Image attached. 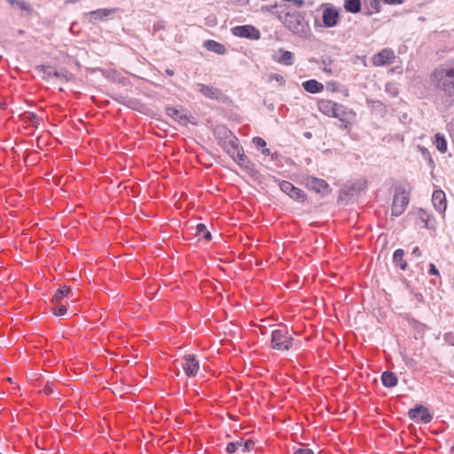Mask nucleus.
Masks as SVG:
<instances>
[{"mask_svg":"<svg viewBox=\"0 0 454 454\" xmlns=\"http://www.w3.org/2000/svg\"><path fill=\"white\" fill-rule=\"evenodd\" d=\"M433 81L435 87L445 96L454 97V60L445 67L434 71Z\"/></svg>","mask_w":454,"mask_h":454,"instance_id":"f257e3e1","label":"nucleus"},{"mask_svg":"<svg viewBox=\"0 0 454 454\" xmlns=\"http://www.w3.org/2000/svg\"><path fill=\"white\" fill-rule=\"evenodd\" d=\"M284 26L295 35L301 38H307L310 33L309 22L305 20L304 13L299 11H294L287 13V18H283L281 14L277 15Z\"/></svg>","mask_w":454,"mask_h":454,"instance_id":"f03ea898","label":"nucleus"},{"mask_svg":"<svg viewBox=\"0 0 454 454\" xmlns=\"http://www.w3.org/2000/svg\"><path fill=\"white\" fill-rule=\"evenodd\" d=\"M271 346L279 351L289 350L293 346V338L286 329H277L271 333Z\"/></svg>","mask_w":454,"mask_h":454,"instance_id":"7ed1b4c3","label":"nucleus"},{"mask_svg":"<svg viewBox=\"0 0 454 454\" xmlns=\"http://www.w3.org/2000/svg\"><path fill=\"white\" fill-rule=\"evenodd\" d=\"M409 203V195L402 187H396L392 203V215L395 216L401 215Z\"/></svg>","mask_w":454,"mask_h":454,"instance_id":"20e7f679","label":"nucleus"},{"mask_svg":"<svg viewBox=\"0 0 454 454\" xmlns=\"http://www.w3.org/2000/svg\"><path fill=\"white\" fill-rule=\"evenodd\" d=\"M223 135L224 136L223 148L233 159L238 154V153L242 151V148L239 147L238 138L231 133V130L223 128Z\"/></svg>","mask_w":454,"mask_h":454,"instance_id":"39448f33","label":"nucleus"},{"mask_svg":"<svg viewBox=\"0 0 454 454\" xmlns=\"http://www.w3.org/2000/svg\"><path fill=\"white\" fill-rule=\"evenodd\" d=\"M301 183L309 190L323 196L328 194L330 192L329 184L324 179L307 176L302 178Z\"/></svg>","mask_w":454,"mask_h":454,"instance_id":"423d86ee","label":"nucleus"},{"mask_svg":"<svg viewBox=\"0 0 454 454\" xmlns=\"http://www.w3.org/2000/svg\"><path fill=\"white\" fill-rule=\"evenodd\" d=\"M409 418L416 422L428 424L433 419V414L429 409L422 404H416L408 411Z\"/></svg>","mask_w":454,"mask_h":454,"instance_id":"0eeeda50","label":"nucleus"},{"mask_svg":"<svg viewBox=\"0 0 454 454\" xmlns=\"http://www.w3.org/2000/svg\"><path fill=\"white\" fill-rule=\"evenodd\" d=\"M333 117L339 119L341 122L340 128L343 129H347L349 128L351 123L354 121L356 118V113L343 105L338 104L335 114Z\"/></svg>","mask_w":454,"mask_h":454,"instance_id":"6e6552de","label":"nucleus"},{"mask_svg":"<svg viewBox=\"0 0 454 454\" xmlns=\"http://www.w3.org/2000/svg\"><path fill=\"white\" fill-rule=\"evenodd\" d=\"M279 188L289 198L298 202H304L306 200L307 196L305 192L300 188L295 187L292 183L288 181H281L279 183Z\"/></svg>","mask_w":454,"mask_h":454,"instance_id":"1a4fd4ad","label":"nucleus"},{"mask_svg":"<svg viewBox=\"0 0 454 454\" xmlns=\"http://www.w3.org/2000/svg\"><path fill=\"white\" fill-rule=\"evenodd\" d=\"M235 36L247 38L251 40H258L261 37L260 31L252 25L236 26L231 29Z\"/></svg>","mask_w":454,"mask_h":454,"instance_id":"9d476101","label":"nucleus"},{"mask_svg":"<svg viewBox=\"0 0 454 454\" xmlns=\"http://www.w3.org/2000/svg\"><path fill=\"white\" fill-rule=\"evenodd\" d=\"M181 365L184 371V373L188 377H194L197 375L200 369V363L196 359L194 355L188 354L184 356Z\"/></svg>","mask_w":454,"mask_h":454,"instance_id":"9b49d317","label":"nucleus"},{"mask_svg":"<svg viewBox=\"0 0 454 454\" xmlns=\"http://www.w3.org/2000/svg\"><path fill=\"white\" fill-rule=\"evenodd\" d=\"M395 59L393 50L385 48L372 57V64L376 67H382L391 64Z\"/></svg>","mask_w":454,"mask_h":454,"instance_id":"f8f14e48","label":"nucleus"},{"mask_svg":"<svg viewBox=\"0 0 454 454\" xmlns=\"http://www.w3.org/2000/svg\"><path fill=\"white\" fill-rule=\"evenodd\" d=\"M322 20L325 27H335L340 20V13L333 7H327L323 11Z\"/></svg>","mask_w":454,"mask_h":454,"instance_id":"ddd939ff","label":"nucleus"},{"mask_svg":"<svg viewBox=\"0 0 454 454\" xmlns=\"http://www.w3.org/2000/svg\"><path fill=\"white\" fill-rule=\"evenodd\" d=\"M41 70L48 77H56L65 82L70 81L73 76V74L67 71H57L49 66H41Z\"/></svg>","mask_w":454,"mask_h":454,"instance_id":"4468645a","label":"nucleus"},{"mask_svg":"<svg viewBox=\"0 0 454 454\" xmlns=\"http://www.w3.org/2000/svg\"><path fill=\"white\" fill-rule=\"evenodd\" d=\"M432 203L438 212H444L447 207L444 192L442 190L434 191L432 195Z\"/></svg>","mask_w":454,"mask_h":454,"instance_id":"2eb2a0df","label":"nucleus"},{"mask_svg":"<svg viewBox=\"0 0 454 454\" xmlns=\"http://www.w3.org/2000/svg\"><path fill=\"white\" fill-rule=\"evenodd\" d=\"M200 92L207 98L219 100L222 98V92L218 88L199 83Z\"/></svg>","mask_w":454,"mask_h":454,"instance_id":"dca6fc26","label":"nucleus"},{"mask_svg":"<svg viewBox=\"0 0 454 454\" xmlns=\"http://www.w3.org/2000/svg\"><path fill=\"white\" fill-rule=\"evenodd\" d=\"M337 106L338 103H335L332 100L321 99L318 101V109L320 110L321 113L327 116L333 117Z\"/></svg>","mask_w":454,"mask_h":454,"instance_id":"f3484780","label":"nucleus"},{"mask_svg":"<svg viewBox=\"0 0 454 454\" xmlns=\"http://www.w3.org/2000/svg\"><path fill=\"white\" fill-rule=\"evenodd\" d=\"M233 160L247 172L252 173L254 171V164L245 155L243 150L238 153Z\"/></svg>","mask_w":454,"mask_h":454,"instance_id":"a211bd4d","label":"nucleus"},{"mask_svg":"<svg viewBox=\"0 0 454 454\" xmlns=\"http://www.w3.org/2000/svg\"><path fill=\"white\" fill-rule=\"evenodd\" d=\"M165 112L169 117L181 124H185L188 120L186 114H182L178 109L175 107L168 106L166 107Z\"/></svg>","mask_w":454,"mask_h":454,"instance_id":"6ab92c4d","label":"nucleus"},{"mask_svg":"<svg viewBox=\"0 0 454 454\" xmlns=\"http://www.w3.org/2000/svg\"><path fill=\"white\" fill-rule=\"evenodd\" d=\"M303 89L309 93H318L324 90V85L317 80L311 79L302 83Z\"/></svg>","mask_w":454,"mask_h":454,"instance_id":"aec40b11","label":"nucleus"},{"mask_svg":"<svg viewBox=\"0 0 454 454\" xmlns=\"http://www.w3.org/2000/svg\"><path fill=\"white\" fill-rule=\"evenodd\" d=\"M404 251L401 248L396 249L393 254V262L395 266H398L402 270H406L408 264L403 259Z\"/></svg>","mask_w":454,"mask_h":454,"instance_id":"412c9836","label":"nucleus"},{"mask_svg":"<svg viewBox=\"0 0 454 454\" xmlns=\"http://www.w3.org/2000/svg\"><path fill=\"white\" fill-rule=\"evenodd\" d=\"M204 46L207 50L215 52L217 54H224L226 48L223 44L217 43L214 40H207L204 43Z\"/></svg>","mask_w":454,"mask_h":454,"instance_id":"4be33fe9","label":"nucleus"},{"mask_svg":"<svg viewBox=\"0 0 454 454\" xmlns=\"http://www.w3.org/2000/svg\"><path fill=\"white\" fill-rule=\"evenodd\" d=\"M279 53L281 54L280 57H278V58L274 57V59L276 61H278V63H280L282 65H285V66H291V65H293L294 54L291 51L280 49L279 50Z\"/></svg>","mask_w":454,"mask_h":454,"instance_id":"5701e85b","label":"nucleus"},{"mask_svg":"<svg viewBox=\"0 0 454 454\" xmlns=\"http://www.w3.org/2000/svg\"><path fill=\"white\" fill-rule=\"evenodd\" d=\"M381 381L385 387H391L397 384V377L392 372H384L381 375Z\"/></svg>","mask_w":454,"mask_h":454,"instance_id":"b1692460","label":"nucleus"},{"mask_svg":"<svg viewBox=\"0 0 454 454\" xmlns=\"http://www.w3.org/2000/svg\"><path fill=\"white\" fill-rule=\"evenodd\" d=\"M344 8L351 13H358L361 11V0H345Z\"/></svg>","mask_w":454,"mask_h":454,"instance_id":"393cba45","label":"nucleus"},{"mask_svg":"<svg viewBox=\"0 0 454 454\" xmlns=\"http://www.w3.org/2000/svg\"><path fill=\"white\" fill-rule=\"evenodd\" d=\"M71 293V288L64 286L62 288H59L56 291L52 301L54 303H60V301Z\"/></svg>","mask_w":454,"mask_h":454,"instance_id":"a878e982","label":"nucleus"},{"mask_svg":"<svg viewBox=\"0 0 454 454\" xmlns=\"http://www.w3.org/2000/svg\"><path fill=\"white\" fill-rule=\"evenodd\" d=\"M197 236H201L207 241L211 240L212 235L210 231L207 229L206 225L203 223H199L196 226V233Z\"/></svg>","mask_w":454,"mask_h":454,"instance_id":"bb28decb","label":"nucleus"},{"mask_svg":"<svg viewBox=\"0 0 454 454\" xmlns=\"http://www.w3.org/2000/svg\"><path fill=\"white\" fill-rule=\"evenodd\" d=\"M113 12V10L109 9H98L96 11H92L89 13L90 16L94 18L95 20H103L106 18L110 13Z\"/></svg>","mask_w":454,"mask_h":454,"instance_id":"cd10ccee","label":"nucleus"},{"mask_svg":"<svg viewBox=\"0 0 454 454\" xmlns=\"http://www.w3.org/2000/svg\"><path fill=\"white\" fill-rule=\"evenodd\" d=\"M435 145H436V148L441 152V153H445L447 151V141L445 139V137L437 133L435 135Z\"/></svg>","mask_w":454,"mask_h":454,"instance_id":"c85d7f7f","label":"nucleus"},{"mask_svg":"<svg viewBox=\"0 0 454 454\" xmlns=\"http://www.w3.org/2000/svg\"><path fill=\"white\" fill-rule=\"evenodd\" d=\"M418 150L420 152L422 157L428 160L429 165H434V160L431 157L430 152L425 146L418 145Z\"/></svg>","mask_w":454,"mask_h":454,"instance_id":"c756f323","label":"nucleus"},{"mask_svg":"<svg viewBox=\"0 0 454 454\" xmlns=\"http://www.w3.org/2000/svg\"><path fill=\"white\" fill-rule=\"evenodd\" d=\"M52 311L56 316H62L67 313V307L60 303H55V306L52 308Z\"/></svg>","mask_w":454,"mask_h":454,"instance_id":"7c9ffc66","label":"nucleus"},{"mask_svg":"<svg viewBox=\"0 0 454 454\" xmlns=\"http://www.w3.org/2000/svg\"><path fill=\"white\" fill-rule=\"evenodd\" d=\"M279 9L280 11L278 12V15L281 14L283 18H287V13H292L294 11L286 4H279Z\"/></svg>","mask_w":454,"mask_h":454,"instance_id":"2f4dec72","label":"nucleus"},{"mask_svg":"<svg viewBox=\"0 0 454 454\" xmlns=\"http://www.w3.org/2000/svg\"><path fill=\"white\" fill-rule=\"evenodd\" d=\"M54 387L55 385L53 383H47L41 393L45 395H53L55 393Z\"/></svg>","mask_w":454,"mask_h":454,"instance_id":"473e14b6","label":"nucleus"},{"mask_svg":"<svg viewBox=\"0 0 454 454\" xmlns=\"http://www.w3.org/2000/svg\"><path fill=\"white\" fill-rule=\"evenodd\" d=\"M241 442H230L227 444L226 451L230 454L234 453L239 446H241Z\"/></svg>","mask_w":454,"mask_h":454,"instance_id":"72a5a7b5","label":"nucleus"},{"mask_svg":"<svg viewBox=\"0 0 454 454\" xmlns=\"http://www.w3.org/2000/svg\"><path fill=\"white\" fill-rule=\"evenodd\" d=\"M11 3L12 4H17V6L21 10H30V6L23 0H12Z\"/></svg>","mask_w":454,"mask_h":454,"instance_id":"f704fd0d","label":"nucleus"},{"mask_svg":"<svg viewBox=\"0 0 454 454\" xmlns=\"http://www.w3.org/2000/svg\"><path fill=\"white\" fill-rule=\"evenodd\" d=\"M253 142L256 148H263L266 146V142L262 137H256L253 139Z\"/></svg>","mask_w":454,"mask_h":454,"instance_id":"c9c22d12","label":"nucleus"},{"mask_svg":"<svg viewBox=\"0 0 454 454\" xmlns=\"http://www.w3.org/2000/svg\"><path fill=\"white\" fill-rule=\"evenodd\" d=\"M254 447V442L252 440H247L243 444V452L250 451Z\"/></svg>","mask_w":454,"mask_h":454,"instance_id":"e433bc0d","label":"nucleus"},{"mask_svg":"<svg viewBox=\"0 0 454 454\" xmlns=\"http://www.w3.org/2000/svg\"><path fill=\"white\" fill-rule=\"evenodd\" d=\"M444 340L450 346H454V333H447L443 336Z\"/></svg>","mask_w":454,"mask_h":454,"instance_id":"4c0bfd02","label":"nucleus"},{"mask_svg":"<svg viewBox=\"0 0 454 454\" xmlns=\"http://www.w3.org/2000/svg\"><path fill=\"white\" fill-rule=\"evenodd\" d=\"M326 90L331 92H336L339 90V83L338 82H329L326 84Z\"/></svg>","mask_w":454,"mask_h":454,"instance_id":"58836bf2","label":"nucleus"},{"mask_svg":"<svg viewBox=\"0 0 454 454\" xmlns=\"http://www.w3.org/2000/svg\"><path fill=\"white\" fill-rule=\"evenodd\" d=\"M270 80H275L276 82H279L281 85L285 84V82H286L284 77L278 74H272L270 75Z\"/></svg>","mask_w":454,"mask_h":454,"instance_id":"ea45409f","label":"nucleus"},{"mask_svg":"<svg viewBox=\"0 0 454 454\" xmlns=\"http://www.w3.org/2000/svg\"><path fill=\"white\" fill-rule=\"evenodd\" d=\"M428 273L430 275H435V276H439L440 275L439 270L436 269V267H435V265L434 263H430L429 264Z\"/></svg>","mask_w":454,"mask_h":454,"instance_id":"a19ab883","label":"nucleus"},{"mask_svg":"<svg viewBox=\"0 0 454 454\" xmlns=\"http://www.w3.org/2000/svg\"><path fill=\"white\" fill-rule=\"evenodd\" d=\"M294 454H314V452L310 449H298Z\"/></svg>","mask_w":454,"mask_h":454,"instance_id":"79ce46f5","label":"nucleus"},{"mask_svg":"<svg viewBox=\"0 0 454 454\" xmlns=\"http://www.w3.org/2000/svg\"><path fill=\"white\" fill-rule=\"evenodd\" d=\"M319 406L325 408L330 412H334L335 410H333V407L329 403H325L323 401L320 402Z\"/></svg>","mask_w":454,"mask_h":454,"instance_id":"37998d69","label":"nucleus"},{"mask_svg":"<svg viewBox=\"0 0 454 454\" xmlns=\"http://www.w3.org/2000/svg\"><path fill=\"white\" fill-rule=\"evenodd\" d=\"M385 4H401L404 0H382Z\"/></svg>","mask_w":454,"mask_h":454,"instance_id":"c03bdc74","label":"nucleus"},{"mask_svg":"<svg viewBox=\"0 0 454 454\" xmlns=\"http://www.w3.org/2000/svg\"><path fill=\"white\" fill-rule=\"evenodd\" d=\"M412 254H413L414 256H416V257H419V256H421L422 252H421V250L419 249V247H414V248H413V250H412Z\"/></svg>","mask_w":454,"mask_h":454,"instance_id":"a18cd8bd","label":"nucleus"},{"mask_svg":"<svg viewBox=\"0 0 454 454\" xmlns=\"http://www.w3.org/2000/svg\"><path fill=\"white\" fill-rule=\"evenodd\" d=\"M379 5H380V3H379V1H378V0H372V1L371 2V6H372V8H374V9L376 10V12H379Z\"/></svg>","mask_w":454,"mask_h":454,"instance_id":"49530a36","label":"nucleus"},{"mask_svg":"<svg viewBox=\"0 0 454 454\" xmlns=\"http://www.w3.org/2000/svg\"><path fill=\"white\" fill-rule=\"evenodd\" d=\"M30 120H31V121L35 122V121H38V116L36 114H30Z\"/></svg>","mask_w":454,"mask_h":454,"instance_id":"de8ad7c7","label":"nucleus"},{"mask_svg":"<svg viewBox=\"0 0 454 454\" xmlns=\"http://www.w3.org/2000/svg\"><path fill=\"white\" fill-rule=\"evenodd\" d=\"M266 8H267V10H268V11L271 12V11H272L273 9H275V8H279V4H273V5L267 6Z\"/></svg>","mask_w":454,"mask_h":454,"instance_id":"09e8293b","label":"nucleus"},{"mask_svg":"<svg viewBox=\"0 0 454 454\" xmlns=\"http://www.w3.org/2000/svg\"><path fill=\"white\" fill-rule=\"evenodd\" d=\"M166 74L169 76H173L175 74V72H174V70L168 68V69H166Z\"/></svg>","mask_w":454,"mask_h":454,"instance_id":"8fccbe9b","label":"nucleus"},{"mask_svg":"<svg viewBox=\"0 0 454 454\" xmlns=\"http://www.w3.org/2000/svg\"><path fill=\"white\" fill-rule=\"evenodd\" d=\"M262 153L264 154V155H270V151L268 148H263L262 151Z\"/></svg>","mask_w":454,"mask_h":454,"instance_id":"3c124183","label":"nucleus"},{"mask_svg":"<svg viewBox=\"0 0 454 454\" xmlns=\"http://www.w3.org/2000/svg\"><path fill=\"white\" fill-rule=\"evenodd\" d=\"M233 1L236 3L241 4L247 3V0H233Z\"/></svg>","mask_w":454,"mask_h":454,"instance_id":"603ef678","label":"nucleus"},{"mask_svg":"<svg viewBox=\"0 0 454 454\" xmlns=\"http://www.w3.org/2000/svg\"><path fill=\"white\" fill-rule=\"evenodd\" d=\"M76 1H77V0H67V2H69V3H74V2H76Z\"/></svg>","mask_w":454,"mask_h":454,"instance_id":"864d4df0","label":"nucleus"},{"mask_svg":"<svg viewBox=\"0 0 454 454\" xmlns=\"http://www.w3.org/2000/svg\"><path fill=\"white\" fill-rule=\"evenodd\" d=\"M417 298H418V299H419V298H422V294H418V295H417Z\"/></svg>","mask_w":454,"mask_h":454,"instance_id":"5fc2aeb1","label":"nucleus"},{"mask_svg":"<svg viewBox=\"0 0 454 454\" xmlns=\"http://www.w3.org/2000/svg\"><path fill=\"white\" fill-rule=\"evenodd\" d=\"M306 137H310V133H306Z\"/></svg>","mask_w":454,"mask_h":454,"instance_id":"6e6d98bb","label":"nucleus"}]
</instances>
